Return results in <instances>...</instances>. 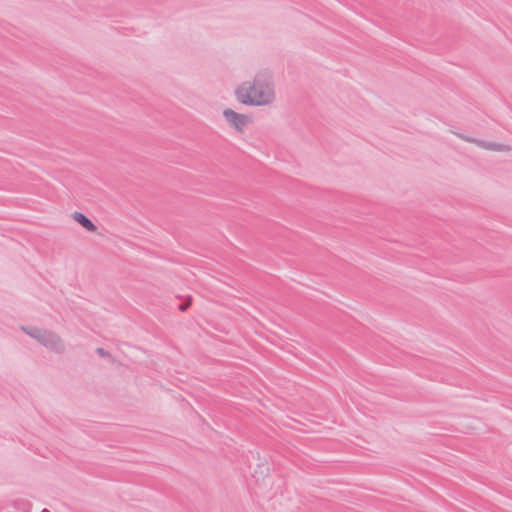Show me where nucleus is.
Returning a JSON list of instances; mask_svg holds the SVG:
<instances>
[{"label":"nucleus","instance_id":"1","mask_svg":"<svg viewBox=\"0 0 512 512\" xmlns=\"http://www.w3.org/2000/svg\"><path fill=\"white\" fill-rule=\"evenodd\" d=\"M236 99L244 105L266 106L275 101V84L268 70L256 73L252 81H244L235 89Z\"/></svg>","mask_w":512,"mask_h":512},{"label":"nucleus","instance_id":"2","mask_svg":"<svg viewBox=\"0 0 512 512\" xmlns=\"http://www.w3.org/2000/svg\"><path fill=\"white\" fill-rule=\"evenodd\" d=\"M21 329L30 337L38 341L41 345L46 347L48 350L62 354L65 352V343L61 339V337L51 331L46 329H41L35 326L30 327H21Z\"/></svg>","mask_w":512,"mask_h":512},{"label":"nucleus","instance_id":"3","mask_svg":"<svg viewBox=\"0 0 512 512\" xmlns=\"http://www.w3.org/2000/svg\"><path fill=\"white\" fill-rule=\"evenodd\" d=\"M223 116L226 121L238 132H243L244 128L249 123V117L247 115L237 113L230 108H227L223 111Z\"/></svg>","mask_w":512,"mask_h":512},{"label":"nucleus","instance_id":"4","mask_svg":"<svg viewBox=\"0 0 512 512\" xmlns=\"http://www.w3.org/2000/svg\"><path fill=\"white\" fill-rule=\"evenodd\" d=\"M462 138L464 140L468 141V142L475 143L479 147H481L483 149H486V150L501 151V152H508V151L511 150L510 146L505 145V144H500V143H495V142H488V141H483V140H477L475 138H470V137H462Z\"/></svg>","mask_w":512,"mask_h":512},{"label":"nucleus","instance_id":"5","mask_svg":"<svg viewBox=\"0 0 512 512\" xmlns=\"http://www.w3.org/2000/svg\"><path fill=\"white\" fill-rule=\"evenodd\" d=\"M73 219L90 232L96 231L94 223L81 212H74Z\"/></svg>","mask_w":512,"mask_h":512},{"label":"nucleus","instance_id":"6","mask_svg":"<svg viewBox=\"0 0 512 512\" xmlns=\"http://www.w3.org/2000/svg\"><path fill=\"white\" fill-rule=\"evenodd\" d=\"M190 305H191V300H188L187 302L182 303V304L179 305V310L180 311H186L189 308Z\"/></svg>","mask_w":512,"mask_h":512},{"label":"nucleus","instance_id":"7","mask_svg":"<svg viewBox=\"0 0 512 512\" xmlns=\"http://www.w3.org/2000/svg\"><path fill=\"white\" fill-rule=\"evenodd\" d=\"M96 353H97L98 355H100L101 357H106V356H108V352H107L105 349H103V348H97V349H96Z\"/></svg>","mask_w":512,"mask_h":512}]
</instances>
